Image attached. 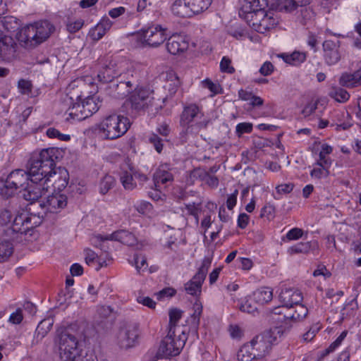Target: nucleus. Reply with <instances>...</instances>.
I'll return each mask as SVG.
<instances>
[{
  "instance_id": "nucleus-1",
  "label": "nucleus",
  "mask_w": 361,
  "mask_h": 361,
  "mask_svg": "<svg viewBox=\"0 0 361 361\" xmlns=\"http://www.w3.org/2000/svg\"><path fill=\"white\" fill-rule=\"evenodd\" d=\"M61 152L55 147L44 149L31 157L35 165L38 166L39 174L43 176L44 184L49 192L61 190L68 183L69 174L65 168L55 167Z\"/></svg>"
},
{
  "instance_id": "nucleus-2",
  "label": "nucleus",
  "mask_w": 361,
  "mask_h": 361,
  "mask_svg": "<svg viewBox=\"0 0 361 361\" xmlns=\"http://www.w3.org/2000/svg\"><path fill=\"white\" fill-rule=\"evenodd\" d=\"M55 27L48 20H41L21 28L16 37L20 42L39 44L44 42L54 32Z\"/></svg>"
},
{
  "instance_id": "nucleus-3",
  "label": "nucleus",
  "mask_w": 361,
  "mask_h": 361,
  "mask_svg": "<svg viewBox=\"0 0 361 361\" xmlns=\"http://www.w3.org/2000/svg\"><path fill=\"white\" fill-rule=\"evenodd\" d=\"M54 343L58 348L61 361H72L80 353L79 340L69 328L57 329Z\"/></svg>"
},
{
  "instance_id": "nucleus-4",
  "label": "nucleus",
  "mask_w": 361,
  "mask_h": 361,
  "mask_svg": "<svg viewBox=\"0 0 361 361\" xmlns=\"http://www.w3.org/2000/svg\"><path fill=\"white\" fill-rule=\"evenodd\" d=\"M130 126L129 119L122 115L112 114L100 123V131L106 139L114 140L123 136Z\"/></svg>"
},
{
  "instance_id": "nucleus-5",
  "label": "nucleus",
  "mask_w": 361,
  "mask_h": 361,
  "mask_svg": "<svg viewBox=\"0 0 361 361\" xmlns=\"http://www.w3.org/2000/svg\"><path fill=\"white\" fill-rule=\"evenodd\" d=\"M32 159H30V180L23 189V198L31 202L38 200L44 195L48 192L46 185L44 184L43 176L39 174L38 166L35 165Z\"/></svg>"
},
{
  "instance_id": "nucleus-6",
  "label": "nucleus",
  "mask_w": 361,
  "mask_h": 361,
  "mask_svg": "<svg viewBox=\"0 0 361 361\" xmlns=\"http://www.w3.org/2000/svg\"><path fill=\"white\" fill-rule=\"evenodd\" d=\"M30 176V161L27 171L16 169L10 173L5 180L0 182V194L2 197H9L15 194L18 189L23 190L28 181Z\"/></svg>"
},
{
  "instance_id": "nucleus-7",
  "label": "nucleus",
  "mask_w": 361,
  "mask_h": 361,
  "mask_svg": "<svg viewBox=\"0 0 361 361\" xmlns=\"http://www.w3.org/2000/svg\"><path fill=\"white\" fill-rule=\"evenodd\" d=\"M282 334L281 328L276 326L255 336L250 343L253 347V351L257 353V357L261 359L268 354L272 345L278 343Z\"/></svg>"
},
{
  "instance_id": "nucleus-8",
  "label": "nucleus",
  "mask_w": 361,
  "mask_h": 361,
  "mask_svg": "<svg viewBox=\"0 0 361 361\" xmlns=\"http://www.w3.org/2000/svg\"><path fill=\"white\" fill-rule=\"evenodd\" d=\"M186 341L187 336L184 330H182L180 334L169 331L162 340L157 354L161 357L176 356L180 354Z\"/></svg>"
},
{
  "instance_id": "nucleus-9",
  "label": "nucleus",
  "mask_w": 361,
  "mask_h": 361,
  "mask_svg": "<svg viewBox=\"0 0 361 361\" xmlns=\"http://www.w3.org/2000/svg\"><path fill=\"white\" fill-rule=\"evenodd\" d=\"M248 25L257 32L264 33L273 28L277 23L278 19L275 14L265 9H259L256 13L244 16L243 18Z\"/></svg>"
},
{
  "instance_id": "nucleus-10",
  "label": "nucleus",
  "mask_w": 361,
  "mask_h": 361,
  "mask_svg": "<svg viewBox=\"0 0 361 361\" xmlns=\"http://www.w3.org/2000/svg\"><path fill=\"white\" fill-rule=\"evenodd\" d=\"M131 37L136 43L142 45H161L166 42L167 33L166 30L158 25L132 33Z\"/></svg>"
},
{
  "instance_id": "nucleus-11",
  "label": "nucleus",
  "mask_w": 361,
  "mask_h": 361,
  "mask_svg": "<svg viewBox=\"0 0 361 361\" xmlns=\"http://www.w3.org/2000/svg\"><path fill=\"white\" fill-rule=\"evenodd\" d=\"M102 68L99 71L97 78L99 81L106 83L111 82L114 78L121 77L123 74V67L125 62L118 63L112 56H106L100 60Z\"/></svg>"
},
{
  "instance_id": "nucleus-12",
  "label": "nucleus",
  "mask_w": 361,
  "mask_h": 361,
  "mask_svg": "<svg viewBox=\"0 0 361 361\" xmlns=\"http://www.w3.org/2000/svg\"><path fill=\"white\" fill-rule=\"evenodd\" d=\"M139 326L135 322H126L122 324L117 336V342L120 348L128 349L137 343Z\"/></svg>"
},
{
  "instance_id": "nucleus-13",
  "label": "nucleus",
  "mask_w": 361,
  "mask_h": 361,
  "mask_svg": "<svg viewBox=\"0 0 361 361\" xmlns=\"http://www.w3.org/2000/svg\"><path fill=\"white\" fill-rule=\"evenodd\" d=\"M130 102L133 110L145 111L154 104L153 91L143 87L136 88L130 97Z\"/></svg>"
},
{
  "instance_id": "nucleus-14",
  "label": "nucleus",
  "mask_w": 361,
  "mask_h": 361,
  "mask_svg": "<svg viewBox=\"0 0 361 361\" xmlns=\"http://www.w3.org/2000/svg\"><path fill=\"white\" fill-rule=\"evenodd\" d=\"M212 260L205 257L195 275L185 284V290L191 295H199L202 291V285L206 278Z\"/></svg>"
},
{
  "instance_id": "nucleus-15",
  "label": "nucleus",
  "mask_w": 361,
  "mask_h": 361,
  "mask_svg": "<svg viewBox=\"0 0 361 361\" xmlns=\"http://www.w3.org/2000/svg\"><path fill=\"white\" fill-rule=\"evenodd\" d=\"M106 240L119 241L128 246H133L137 243L136 237L132 233L126 230L116 231L106 235L98 234L91 238L92 244L95 247H102V243Z\"/></svg>"
},
{
  "instance_id": "nucleus-16",
  "label": "nucleus",
  "mask_w": 361,
  "mask_h": 361,
  "mask_svg": "<svg viewBox=\"0 0 361 361\" xmlns=\"http://www.w3.org/2000/svg\"><path fill=\"white\" fill-rule=\"evenodd\" d=\"M33 227L31 216L26 212H23L14 218L11 226L7 228L6 233L8 235L11 233L26 234Z\"/></svg>"
},
{
  "instance_id": "nucleus-17",
  "label": "nucleus",
  "mask_w": 361,
  "mask_h": 361,
  "mask_svg": "<svg viewBox=\"0 0 361 361\" xmlns=\"http://www.w3.org/2000/svg\"><path fill=\"white\" fill-rule=\"evenodd\" d=\"M67 196L60 192H56L49 195L47 201L40 202L39 206L48 212L59 213L67 206Z\"/></svg>"
},
{
  "instance_id": "nucleus-18",
  "label": "nucleus",
  "mask_w": 361,
  "mask_h": 361,
  "mask_svg": "<svg viewBox=\"0 0 361 361\" xmlns=\"http://www.w3.org/2000/svg\"><path fill=\"white\" fill-rule=\"evenodd\" d=\"M204 118L206 117L200 108L195 104H191L184 107L180 114V125L193 124Z\"/></svg>"
},
{
  "instance_id": "nucleus-19",
  "label": "nucleus",
  "mask_w": 361,
  "mask_h": 361,
  "mask_svg": "<svg viewBox=\"0 0 361 361\" xmlns=\"http://www.w3.org/2000/svg\"><path fill=\"white\" fill-rule=\"evenodd\" d=\"M303 300V296L299 290L294 288H284L282 289L279 294V300L284 305L290 309L294 307V305H298Z\"/></svg>"
},
{
  "instance_id": "nucleus-20",
  "label": "nucleus",
  "mask_w": 361,
  "mask_h": 361,
  "mask_svg": "<svg viewBox=\"0 0 361 361\" xmlns=\"http://www.w3.org/2000/svg\"><path fill=\"white\" fill-rule=\"evenodd\" d=\"M210 120L207 118H204L202 121L196 122L193 124L180 125L183 130L180 133V139L182 142H185L189 138V135H194L198 133L202 129L207 128Z\"/></svg>"
},
{
  "instance_id": "nucleus-21",
  "label": "nucleus",
  "mask_w": 361,
  "mask_h": 361,
  "mask_svg": "<svg viewBox=\"0 0 361 361\" xmlns=\"http://www.w3.org/2000/svg\"><path fill=\"white\" fill-rule=\"evenodd\" d=\"M173 180V176L171 173V168L169 164H161L153 175L154 187H160L161 184H166Z\"/></svg>"
},
{
  "instance_id": "nucleus-22",
  "label": "nucleus",
  "mask_w": 361,
  "mask_h": 361,
  "mask_svg": "<svg viewBox=\"0 0 361 361\" xmlns=\"http://www.w3.org/2000/svg\"><path fill=\"white\" fill-rule=\"evenodd\" d=\"M267 6V0H244L239 11V16L244 18V16L256 13L259 9H265Z\"/></svg>"
},
{
  "instance_id": "nucleus-23",
  "label": "nucleus",
  "mask_w": 361,
  "mask_h": 361,
  "mask_svg": "<svg viewBox=\"0 0 361 361\" xmlns=\"http://www.w3.org/2000/svg\"><path fill=\"white\" fill-rule=\"evenodd\" d=\"M339 83L347 87L361 86V67L353 73H343L339 79Z\"/></svg>"
},
{
  "instance_id": "nucleus-24",
  "label": "nucleus",
  "mask_w": 361,
  "mask_h": 361,
  "mask_svg": "<svg viewBox=\"0 0 361 361\" xmlns=\"http://www.w3.org/2000/svg\"><path fill=\"white\" fill-rule=\"evenodd\" d=\"M188 0H176L171 7L173 13L181 18H190L194 15Z\"/></svg>"
},
{
  "instance_id": "nucleus-25",
  "label": "nucleus",
  "mask_w": 361,
  "mask_h": 361,
  "mask_svg": "<svg viewBox=\"0 0 361 361\" xmlns=\"http://www.w3.org/2000/svg\"><path fill=\"white\" fill-rule=\"evenodd\" d=\"M273 298V290L269 287H262L253 293V300L259 305H264Z\"/></svg>"
},
{
  "instance_id": "nucleus-26",
  "label": "nucleus",
  "mask_w": 361,
  "mask_h": 361,
  "mask_svg": "<svg viewBox=\"0 0 361 361\" xmlns=\"http://www.w3.org/2000/svg\"><path fill=\"white\" fill-rule=\"evenodd\" d=\"M332 151L333 148L331 146L327 144H323L322 145V149L319 154V159L317 160L314 166L330 167L332 164V161L328 155L330 154Z\"/></svg>"
},
{
  "instance_id": "nucleus-27",
  "label": "nucleus",
  "mask_w": 361,
  "mask_h": 361,
  "mask_svg": "<svg viewBox=\"0 0 361 361\" xmlns=\"http://www.w3.org/2000/svg\"><path fill=\"white\" fill-rule=\"evenodd\" d=\"M183 311L178 308H173L169 310V331H173L175 333L180 334L183 330L180 326H177L179 320L181 319Z\"/></svg>"
},
{
  "instance_id": "nucleus-28",
  "label": "nucleus",
  "mask_w": 361,
  "mask_h": 361,
  "mask_svg": "<svg viewBox=\"0 0 361 361\" xmlns=\"http://www.w3.org/2000/svg\"><path fill=\"white\" fill-rule=\"evenodd\" d=\"M253 350V347L250 342L244 344L238 352V360L240 361H252V360L259 359V357H257V353Z\"/></svg>"
},
{
  "instance_id": "nucleus-29",
  "label": "nucleus",
  "mask_w": 361,
  "mask_h": 361,
  "mask_svg": "<svg viewBox=\"0 0 361 361\" xmlns=\"http://www.w3.org/2000/svg\"><path fill=\"white\" fill-rule=\"evenodd\" d=\"M340 47H324V57L325 61L333 65L336 63L341 58Z\"/></svg>"
},
{
  "instance_id": "nucleus-30",
  "label": "nucleus",
  "mask_w": 361,
  "mask_h": 361,
  "mask_svg": "<svg viewBox=\"0 0 361 361\" xmlns=\"http://www.w3.org/2000/svg\"><path fill=\"white\" fill-rule=\"evenodd\" d=\"M279 57H281L283 59V61L293 66H298L305 61L306 59V55L303 52L300 51H294L292 54H281L278 55Z\"/></svg>"
},
{
  "instance_id": "nucleus-31",
  "label": "nucleus",
  "mask_w": 361,
  "mask_h": 361,
  "mask_svg": "<svg viewBox=\"0 0 361 361\" xmlns=\"http://www.w3.org/2000/svg\"><path fill=\"white\" fill-rule=\"evenodd\" d=\"M202 312V305L199 301H196L193 305V313L188 320L191 329L195 331H197L198 329Z\"/></svg>"
},
{
  "instance_id": "nucleus-32",
  "label": "nucleus",
  "mask_w": 361,
  "mask_h": 361,
  "mask_svg": "<svg viewBox=\"0 0 361 361\" xmlns=\"http://www.w3.org/2000/svg\"><path fill=\"white\" fill-rule=\"evenodd\" d=\"M293 308H295L294 311L291 310V312L285 314L286 318L290 319L295 322H300L304 319L307 315L308 310L306 307L301 305V302L294 305Z\"/></svg>"
},
{
  "instance_id": "nucleus-33",
  "label": "nucleus",
  "mask_w": 361,
  "mask_h": 361,
  "mask_svg": "<svg viewBox=\"0 0 361 361\" xmlns=\"http://www.w3.org/2000/svg\"><path fill=\"white\" fill-rule=\"evenodd\" d=\"M317 245L316 242L299 243L293 246L290 247L288 249L287 252L290 255L299 253H307Z\"/></svg>"
},
{
  "instance_id": "nucleus-34",
  "label": "nucleus",
  "mask_w": 361,
  "mask_h": 361,
  "mask_svg": "<svg viewBox=\"0 0 361 361\" xmlns=\"http://www.w3.org/2000/svg\"><path fill=\"white\" fill-rule=\"evenodd\" d=\"M97 314L101 319V322L106 320L107 322L111 324L116 319V312L110 306L102 305L99 307Z\"/></svg>"
},
{
  "instance_id": "nucleus-35",
  "label": "nucleus",
  "mask_w": 361,
  "mask_h": 361,
  "mask_svg": "<svg viewBox=\"0 0 361 361\" xmlns=\"http://www.w3.org/2000/svg\"><path fill=\"white\" fill-rule=\"evenodd\" d=\"M133 169H130L129 171H124L121 176V181L126 190H132L136 187V183L134 181Z\"/></svg>"
},
{
  "instance_id": "nucleus-36",
  "label": "nucleus",
  "mask_w": 361,
  "mask_h": 361,
  "mask_svg": "<svg viewBox=\"0 0 361 361\" xmlns=\"http://www.w3.org/2000/svg\"><path fill=\"white\" fill-rule=\"evenodd\" d=\"M212 0H188L194 14H198L207 9L211 5Z\"/></svg>"
},
{
  "instance_id": "nucleus-37",
  "label": "nucleus",
  "mask_w": 361,
  "mask_h": 361,
  "mask_svg": "<svg viewBox=\"0 0 361 361\" xmlns=\"http://www.w3.org/2000/svg\"><path fill=\"white\" fill-rule=\"evenodd\" d=\"M84 104L86 106V112L88 117L92 116L94 113L97 112L101 102L99 100V97L96 96L89 97L84 101Z\"/></svg>"
},
{
  "instance_id": "nucleus-38",
  "label": "nucleus",
  "mask_w": 361,
  "mask_h": 361,
  "mask_svg": "<svg viewBox=\"0 0 361 361\" xmlns=\"http://www.w3.org/2000/svg\"><path fill=\"white\" fill-rule=\"evenodd\" d=\"M190 38L183 33H175L171 36L167 34L166 45H180L181 44H189Z\"/></svg>"
},
{
  "instance_id": "nucleus-39",
  "label": "nucleus",
  "mask_w": 361,
  "mask_h": 361,
  "mask_svg": "<svg viewBox=\"0 0 361 361\" xmlns=\"http://www.w3.org/2000/svg\"><path fill=\"white\" fill-rule=\"evenodd\" d=\"M53 325V319L51 318L45 319L39 322L37 326L35 334L37 338L42 339L50 331Z\"/></svg>"
},
{
  "instance_id": "nucleus-40",
  "label": "nucleus",
  "mask_w": 361,
  "mask_h": 361,
  "mask_svg": "<svg viewBox=\"0 0 361 361\" xmlns=\"http://www.w3.org/2000/svg\"><path fill=\"white\" fill-rule=\"evenodd\" d=\"M13 252V247L10 240H4L0 242V257L2 262L7 260Z\"/></svg>"
},
{
  "instance_id": "nucleus-41",
  "label": "nucleus",
  "mask_w": 361,
  "mask_h": 361,
  "mask_svg": "<svg viewBox=\"0 0 361 361\" xmlns=\"http://www.w3.org/2000/svg\"><path fill=\"white\" fill-rule=\"evenodd\" d=\"M66 114L68 115L66 120L73 121H82L85 119V116L80 114V110L78 107V102L73 103L71 106H69L66 110Z\"/></svg>"
},
{
  "instance_id": "nucleus-42",
  "label": "nucleus",
  "mask_w": 361,
  "mask_h": 361,
  "mask_svg": "<svg viewBox=\"0 0 361 361\" xmlns=\"http://www.w3.org/2000/svg\"><path fill=\"white\" fill-rule=\"evenodd\" d=\"M329 96L338 102H345L350 98L349 93L341 87H333L329 92Z\"/></svg>"
},
{
  "instance_id": "nucleus-43",
  "label": "nucleus",
  "mask_w": 361,
  "mask_h": 361,
  "mask_svg": "<svg viewBox=\"0 0 361 361\" xmlns=\"http://www.w3.org/2000/svg\"><path fill=\"white\" fill-rule=\"evenodd\" d=\"M115 184V179L110 175H106L101 180L99 183V192L102 195H105L111 189Z\"/></svg>"
},
{
  "instance_id": "nucleus-44",
  "label": "nucleus",
  "mask_w": 361,
  "mask_h": 361,
  "mask_svg": "<svg viewBox=\"0 0 361 361\" xmlns=\"http://www.w3.org/2000/svg\"><path fill=\"white\" fill-rule=\"evenodd\" d=\"M133 265H135L138 274L144 272L148 267L147 258L142 255H135L133 257Z\"/></svg>"
},
{
  "instance_id": "nucleus-45",
  "label": "nucleus",
  "mask_w": 361,
  "mask_h": 361,
  "mask_svg": "<svg viewBox=\"0 0 361 361\" xmlns=\"http://www.w3.org/2000/svg\"><path fill=\"white\" fill-rule=\"evenodd\" d=\"M13 216V209L6 207L0 211V224L7 225L11 223Z\"/></svg>"
},
{
  "instance_id": "nucleus-46",
  "label": "nucleus",
  "mask_w": 361,
  "mask_h": 361,
  "mask_svg": "<svg viewBox=\"0 0 361 361\" xmlns=\"http://www.w3.org/2000/svg\"><path fill=\"white\" fill-rule=\"evenodd\" d=\"M329 168L325 166L314 167L310 171V176L312 178L320 179L323 177H326L329 174Z\"/></svg>"
},
{
  "instance_id": "nucleus-47",
  "label": "nucleus",
  "mask_w": 361,
  "mask_h": 361,
  "mask_svg": "<svg viewBox=\"0 0 361 361\" xmlns=\"http://www.w3.org/2000/svg\"><path fill=\"white\" fill-rule=\"evenodd\" d=\"M15 47H0V60L9 61L14 56Z\"/></svg>"
},
{
  "instance_id": "nucleus-48",
  "label": "nucleus",
  "mask_w": 361,
  "mask_h": 361,
  "mask_svg": "<svg viewBox=\"0 0 361 361\" xmlns=\"http://www.w3.org/2000/svg\"><path fill=\"white\" fill-rule=\"evenodd\" d=\"M231 60L227 57L224 56L220 62V70L221 72L232 74L235 72V68L231 66Z\"/></svg>"
},
{
  "instance_id": "nucleus-49",
  "label": "nucleus",
  "mask_w": 361,
  "mask_h": 361,
  "mask_svg": "<svg viewBox=\"0 0 361 361\" xmlns=\"http://www.w3.org/2000/svg\"><path fill=\"white\" fill-rule=\"evenodd\" d=\"M229 37H233L236 39L241 38L244 40L247 39H250L252 42L254 43H258L259 41V35H254L253 36H250L246 32H244L243 31H235L233 34H230Z\"/></svg>"
},
{
  "instance_id": "nucleus-50",
  "label": "nucleus",
  "mask_w": 361,
  "mask_h": 361,
  "mask_svg": "<svg viewBox=\"0 0 361 361\" xmlns=\"http://www.w3.org/2000/svg\"><path fill=\"white\" fill-rule=\"evenodd\" d=\"M47 135L50 138H58L60 140H69L70 135L61 133L58 130L50 128L47 130Z\"/></svg>"
},
{
  "instance_id": "nucleus-51",
  "label": "nucleus",
  "mask_w": 361,
  "mask_h": 361,
  "mask_svg": "<svg viewBox=\"0 0 361 361\" xmlns=\"http://www.w3.org/2000/svg\"><path fill=\"white\" fill-rule=\"evenodd\" d=\"M149 142L153 145L154 149L158 153H161L163 149L162 140L156 134H152L149 137Z\"/></svg>"
},
{
  "instance_id": "nucleus-52",
  "label": "nucleus",
  "mask_w": 361,
  "mask_h": 361,
  "mask_svg": "<svg viewBox=\"0 0 361 361\" xmlns=\"http://www.w3.org/2000/svg\"><path fill=\"white\" fill-rule=\"evenodd\" d=\"M303 235V231L299 228H293L290 229L286 235L288 240H295L300 238Z\"/></svg>"
},
{
  "instance_id": "nucleus-53",
  "label": "nucleus",
  "mask_w": 361,
  "mask_h": 361,
  "mask_svg": "<svg viewBox=\"0 0 361 361\" xmlns=\"http://www.w3.org/2000/svg\"><path fill=\"white\" fill-rule=\"evenodd\" d=\"M252 130V124L250 123H240L236 126V133L239 136L244 133H250Z\"/></svg>"
},
{
  "instance_id": "nucleus-54",
  "label": "nucleus",
  "mask_w": 361,
  "mask_h": 361,
  "mask_svg": "<svg viewBox=\"0 0 361 361\" xmlns=\"http://www.w3.org/2000/svg\"><path fill=\"white\" fill-rule=\"evenodd\" d=\"M106 33V32L102 30L98 25H96L93 29L90 31V37L94 40L97 41L100 39Z\"/></svg>"
},
{
  "instance_id": "nucleus-55",
  "label": "nucleus",
  "mask_w": 361,
  "mask_h": 361,
  "mask_svg": "<svg viewBox=\"0 0 361 361\" xmlns=\"http://www.w3.org/2000/svg\"><path fill=\"white\" fill-rule=\"evenodd\" d=\"M176 290L173 288H165L158 292L156 295L158 300H162L165 298H171L176 294Z\"/></svg>"
},
{
  "instance_id": "nucleus-56",
  "label": "nucleus",
  "mask_w": 361,
  "mask_h": 361,
  "mask_svg": "<svg viewBox=\"0 0 361 361\" xmlns=\"http://www.w3.org/2000/svg\"><path fill=\"white\" fill-rule=\"evenodd\" d=\"M274 71V66L270 61H266L263 63L259 69V73L262 75H270Z\"/></svg>"
},
{
  "instance_id": "nucleus-57",
  "label": "nucleus",
  "mask_w": 361,
  "mask_h": 361,
  "mask_svg": "<svg viewBox=\"0 0 361 361\" xmlns=\"http://www.w3.org/2000/svg\"><path fill=\"white\" fill-rule=\"evenodd\" d=\"M95 360H97V357L92 352L85 353L83 355L81 350L79 355L76 356L74 360L72 361H95Z\"/></svg>"
},
{
  "instance_id": "nucleus-58",
  "label": "nucleus",
  "mask_w": 361,
  "mask_h": 361,
  "mask_svg": "<svg viewBox=\"0 0 361 361\" xmlns=\"http://www.w3.org/2000/svg\"><path fill=\"white\" fill-rule=\"evenodd\" d=\"M23 318L22 310L20 309H18L10 315L8 322L14 324H18L22 322Z\"/></svg>"
},
{
  "instance_id": "nucleus-59",
  "label": "nucleus",
  "mask_w": 361,
  "mask_h": 361,
  "mask_svg": "<svg viewBox=\"0 0 361 361\" xmlns=\"http://www.w3.org/2000/svg\"><path fill=\"white\" fill-rule=\"evenodd\" d=\"M202 83L204 88L209 89L214 94L219 93V85L218 84L214 83L209 79H205L202 82Z\"/></svg>"
},
{
  "instance_id": "nucleus-60",
  "label": "nucleus",
  "mask_w": 361,
  "mask_h": 361,
  "mask_svg": "<svg viewBox=\"0 0 361 361\" xmlns=\"http://www.w3.org/2000/svg\"><path fill=\"white\" fill-rule=\"evenodd\" d=\"M137 301L151 309H154L156 307V302L149 297L139 296Z\"/></svg>"
},
{
  "instance_id": "nucleus-61",
  "label": "nucleus",
  "mask_w": 361,
  "mask_h": 361,
  "mask_svg": "<svg viewBox=\"0 0 361 361\" xmlns=\"http://www.w3.org/2000/svg\"><path fill=\"white\" fill-rule=\"evenodd\" d=\"M294 188L293 183H284L279 185L276 188V192L279 194H288L290 193Z\"/></svg>"
},
{
  "instance_id": "nucleus-62",
  "label": "nucleus",
  "mask_w": 361,
  "mask_h": 361,
  "mask_svg": "<svg viewBox=\"0 0 361 361\" xmlns=\"http://www.w3.org/2000/svg\"><path fill=\"white\" fill-rule=\"evenodd\" d=\"M83 21L82 20H77L75 22L68 23L67 30L69 32L73 33L81 29Z\"/></svg>"
},
{
  "instance_id": "nucleus-63",
  "label": "nucleus",
  "mask_w": 361,
  "mask_h": 361,
  "mask_svg": "<svg viewBox=\"0 0 361 361\" xmlns=\"http://www.w3.org/2000/svg\"><path fill=\"white\" fill-rule=\"evenodd\" d=\"M85 262L88 265H91L97 258V255L92 250L90 249H85Z\"/></svg>"
},
{
  "instance_id": "nucleus-64",
  "label": "nucleus",
  "mask_w": 361,
  "mask_h": 361,
  "mask_svg": "<svg viewBox=\"0 0 361 361\" xmlns=\"http://www.w3.org/2000/svg\"><path fill=\"white\" fill-rule=\"evenodd\" d=\"M238 194V190H235V191L228 197L226 200V207L228 209L231 210L235 206Z\"/></svg>"
}]
</instances>
